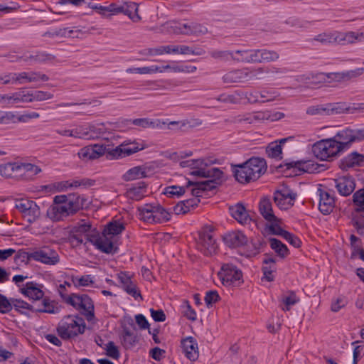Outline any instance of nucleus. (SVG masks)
<instances>
[{"label":"nucleus","instance_id":"1","mask_svg":"<svg viewBox=\"0 0 364 364\" xmlns=\"http://www.w3.org/2000/svg\"><path fill=\"white\" fill-rule=\"evenodd\" d=\"M85 198L77 193L58 195L47 210V216L53 221L64 220L83 208Z\"/></svg>","mask_w":364,"mask_h":364},{"label":"nucleus","instance_id":"2","mask_svg":"<svg viewBox=\"0 0 364 364\" xmlns=\"http://www.w3.org/2000/svg\"><path fill=\"white\" fill-rule=\"evenodd\" d=\"M266 170L265 160L259 157H252L242 164L232 166L235 180L243 184L258 179Z\"/></svg>","mask_w":364,"mask_h":364},{"label":"nucleus","instance_id":"3","mask_svg":"<svg viewBox=\"0 0 364 364\" xmlns=\"http://www.w3.org/2000/svg\"><path fill=\"white\" fill-rule=\"evenodd\" d=\"M99 231L93 228L90 221L81 220L72 228L70 242L73 245L78 246L90 242L97 250L99 245Z\"/></svg>","mask_w":364,"mask_h":364},{"label":"nucleus","instance_id":"4","mask_svg":"<svg viewBox=\"0 0 364 364\" xmlns=\"http://www.w3.org/2000/svg\"><path fill=\"white\" fill-rule=\"evenodd\" d=\"M124 230L122 223L114 221L110 222L103 230L99 232L98 250L106 254L114 255L118 252V235Z\"/></svg>","mask_w":364,"mask_h":364},{"label":"nucleus","instance_id":"5","mask_svg":"<svg viewBox=\"0 0 364 364\" xmlns=\"http://www.w3.org/2000/svg\"><path fill=\"white\" fill-rule=\"evenodd\" d=\"M85 328V323L81 317L67 315L58 323L56 331L63 340H70L84 333Z\"/></svg>","mask_w":364,"mask_h":364},{"label":"nucleus","instance_id":"6","mask_svg":"<svg viewBox=\"0 0 364 364\" xmlns=\"http://www.w3.org/2000/svg\"><path fill=\"white\" fill-rule=\"evenodd\" d=\"M312 151L316 158L322 161L337 157L343 153L333 136L316 142L313 145Z\"/></svg>","mask_w":364,"mask_h":364},{"label":"nucleus","instance_id":"7","mask_svg":"<svg viewBox=\"0 0 364 364\" xmlns=\"http://www.w3.org/2000/svg\"><path fill=\"white\" fill-rule=\"evenodd\" d=\"M60 295L68 304L77 310H82V314L88 321H91L95 318L94 304L88 295L71 294L66 299L61 292Z\"/></svg>","mask_w":364,"mask_h":364},{"label":"nucleus","instance_id":"8","mask_svg":"<svg viewBox=\"0 0 364 364\" xmlns=\"http://www.w3.org/2000/svg\"><path fill=\"white\" fill-rule=\"evenodd\" d=\"M196 247L205 256H212L217 252L218 245L210 227H205L199 232Z\"/></svg>","mask_w":364,"mask_h":364},{"label":"nucleus","instance_id":"9","mask_svg":"<svg viewBox=\"0 0 364 364\" xmlns=\"http://www.w3.org/2000/svg\"><path fill=\"white\" fill-rule=\"evenodd\" d=\"M264 73L262 68L234 70L225 74L223 76V81L225 83L245 82L254 79L261 78V75Z\"/></svg>","mask_w":364,"mask_h":364},{"label":"nucleus","instance_id":"10","mask_svg":"<svg viewBox=\"0 0 364 364\" xmlns=\"http://www.w3.org/2000/svg\"><path fill=\"white\" fill-rule=\"evenodd\" d=\"M218 275L225 287H237L243 283L242 271L231 263L223 264Z\"/></svg>","mask_w":364,"mask_h":364},{"label":"nucleus","instance_id":"11","mask_svg":"<svg viewBox=\"0 0 364 364\" xmlns=\"http://www.w3.org/2000/svg\"><path fill=\"white\" fill-rule=\"evenodd\" d=\"M346 102H333L310 106L306 109L309 115H333L345 113Z\"/></svg>","mask_w":364,"mask_h":364},{"label":"nucleus","instance_id":"12","mask_svg":"<svg viewBox=\"0 0 364 364\" xmlns=\"http://www.w3.org/2000/svg\"><path fill=\"white\" fill-rule=\"evenodd\" d=\"M28 259L47 265H55L60 262L58 253L49 247L35 250L28 254Z\"/></svg>","mask_w":364,"mask_h":364},{"label":"nucleus","instance_id":"13","mask_svg":"<svg viewBox=\"0 0 364 364\" xmlns=\"http://www.w3.org/2000/svg\"><path fill=\"white\" fill-rule=\"evenodd\" d=\"M146 53L150 55H161L166 53H180L183 55H201L205 51L203 47H160L149 48L145 49Z\"/></svg>","mask_w":364,"mask_h":364},{"label":"nucleus","instance_id":"14","mask_svg":"<svg viewBox=\"0 0 364 364\" xmlns=\"http://www.w3.org/2000/svg\"><path fill=\"white\" fill-rule=\"evenodd\" d=\"M223 173L220 174L218 177L207 176L209 180L201 182H193L190 180L188 181L187 187L195 186L191 189V195L193 196L201 197L203 193L215 189L222 182Z\"/></svg>","mask_w":364,"mask_h":364},{"label":"nucleus","instance_id":"15","mask_svg":"<svg viewBox=\"0 0 364 364\" xmlns=\"http://www.w3.org/2000/svg\"><path fill=\"white\" fill-rule=\"evenodd\" d=\"M358 132V129L345 128L336 134L333 138L337 141L343 153L349 149L354 142L361 141Z\"/></svg>","mask_w":364,"mask_h":364},{"label":"nucleus","instance_id":"16","mask_svg":"<svg viewBox=\"0 0 364 364\" xmlns=\"http://www.w3.org/2000/svg\"><path fill=\"white\" fill-rule=\"evenodd\" d=\"M15 208L27 218L28 223L35 221L40 215V209L36 202L28 199H20L16 201Z\"/></svg>","mask_w":364,"mask_h":364},{"label":"nucleus","instance_id":"17","mask_svg":"<svg viewBox=\"0 0 364 364\" xmlns=\"http://www.w3.org/2000/svg\"><path fill=\"white\" fill-rule=\"evenodd\" d=\"M284 167H286L285 170L293 168L294 171L296 174L298 171L309 173L319 172L321 166L315 163L314 161L307 160L285 162L284 164H280L277 168L283 171L284 170L282 168Z\"/></svg>","mask_w":364,"mask_h":364},{"label":"nucleus","instance_id":"18","mask_svg":"<svg viewBox=\"0 0 364 364\" xmlns=\"http://www.w3.org/2000/svg\"><path fill=\"white\" fill-rule=\"evenodd\" d=\"M107 8L109 14L111 15L123 13L129 16L134 21H137L140 19L139 16L136 14L138 6L134 2L126 3L125 6H119L116 3H112L107 6Z\"/></svg>","mask_w":364,"mask_h":364},{"label":"nucleus","instance_id":"19","mask_svg":"<svg viewBox=\"0 0 364 364\" xmlns=\"http://www.w3.org/2000/svg\"><path fill=\"white\" fill-rule=\"evenodd\" d=\"M60 306L55 300L51 299L49 296L43 295L40 301L33 304V312L47 313L50 314H56L60 312Z\"/></svg>","mask_w":364,"mask_h":364},{"label":"nucleus","instance_id":"20","mask_svg":"<svg viewBox=\"0 0 364 364\" xmlns=\"http://www.w3.org/2000/svg\"><path fill=\"white\" fill-rule=\"evenodd\" d=\"M43 287V285L41 284H38L36 282H28L20 288V292L25 296L31 299L33 304H34L36 301H40L41 298L45 294L42 289Z\"/></svg>","mask_w":364,"mask_h":364},{"label":"nucleus","instance_id":"21","mask_svg":"<svg viewBox=\"0 0 364 364\" xmlns=\"http://www.w3.org/2000/svg\"><path fill=\"white\" fill-rule=\"evenodd\" d=\"M117 279L122 284L123 289L130 296L134 297L136 300L140 298L142 300L141 294L136 287V285L133 282L131 276L128 272H121L117 274Z\"/></svg>","mask_w":364,"mask_h":364},{"label":"nucleus","instance_id":"22","mask_svg":"<svg viewBox=\"0 0 364 364\" xmlns=\"http://www.w3.org/2000/svg\"><path fill=\"white\" fill-rule=\"evenodd\" d=\"M181 347L185 356L191 361H195L198 358V343L193 337L188 336L183 338L181 341Z\"/></svg>","mask_w":364,"mask_h":364},{"label":"nucleus","instance_id":"23","mask_svg":"<svg viewBox=\"0 0 364 364\" xmlns=\"http://www.w3.org/2000/svg\"><path fill=\"white\" fill-rule=\"evenodd\" d=\"M230 215L242 225H250L253 221L252 215L240 203L229 208Z\"/></svg>","mask_w":364,"mask_h":364},{"label":"nucleus","instance_id":"24","mask_svg":"<svg viewBox=\"0 0 364 364\" xmlns=\"http://www.w3.org/2000/svg\"><path fill=\"white\" fill-rule=\"evenodd\" d=\"M225 244L230 248H237L247 245V236L240 230L227 232L223 236Z\"/></svg>","mask_w":364,"mask_h":364},{"label":"nucleus","instance_id":"25","mask_svg":"<svg viewBox=\"0 0 364 364\" xmlns=\"http://www.w3.org/2000/svg\"><path fill=\"white\" fill-rule=\"evenodd\" d=\"M106 152V146L95 144L82 148L78 152V156L83 160H92L100 158Z\"/></svg>","mask_w":364,"mask_h":364},{"label":"nucleus","instance_id":"26","mask_svg":"<svg viewBox=\"0 0 364 364\" xmlns=\"http://www.w3.org/2000/svg\"><path fill=\"white\" fill-rule=\"evenodd\" d=\"M335 187L341 196H348L355 188L354 178L350 176L339 177L334 180Z\"/></svg>","mask_w":364,"mask_h":364},{"label":"nucleus","instance_id":"27","mask_svg":"<svg viewBox=\"0 0 364 364\" xmlns=\"http://www.w3.org/2000/svg\"><path fill=\"white\" fill-rule=\"evenodd\" d=\"M317 193L319 196L318 209L323 215L330 214L335 206L334 197L328 192L318 188Z\"/></svg>","mask_w":364,"mask_h":364},{"label":"nucleus","instance_id":"28","mask_svg":"<svg viewBox=\"0 0 364 364\" xmlns=\"http://www.w3.org/2000/svg\"><path fill=\"white\" fill-rule=\"evenodd\" d=\"M363 164L364 155L359 154L357 151H353L341 160L339 167L342 170H347L349 168H353L354 166H360Z\"/></svg>","mask_w":364,"mask_h":364},{"label":"nucleus","instance_id":"29","mask_svg":"<svg viewBox=\"0 0 364 364\" xmlns=\"http://www.w3.org/2000/svg\"><path fill=\"white\" fill-rule=\"evenodd\" d=\"M364 72V68H358L355 70H348L345 72H338V73H329L326 74V77L328 79L335 81H346L353 78H355L360 75H361Z\"/></svg>","mask_w":364,"mask_h":364},{"label":"nucleus","instance_id":"30","mask_svg":"<svg viewBox=\"0 0 364 364\" xmlns=\"http://www.w3.org/2000/svg\"><path fill=\"white\" fill-rule=\"evenodd\" d=\"M15 78L19 84L38 81L46 82L49 80L48 76L40 72H22L18 73V77H15Z\"/></svg>","mask_w":364,"mask_h":364},{"label":"nucleus","instance_id":"31","mask_svg":"<svg viewBox=\"0 0 364 364\" xmlns=\"http://www.w3.org/2000/svg\"><path fill=\"white\" fill-rule=\"evenodd\" d=\"M191 22L172 21L166 23L167 30L175 34L191 35Z\"/></svg>","mask_w":364,"mask_h":364},{"label":"nucleus","instance_id":"32","mask_svg":"<svg viewBox=\"0 0 364 364\" xmlns=\"http://www.w3.org/2000/svg\"><path fill=\"white\" fill-rule=\"evenodd\" d=\"M146 193V184L144 181H139L132 184L127 189V196L129 198L135 200H141Z\"/></svg>","mask_w":364,"mask_h":364},{"label":"nucleus","instance_id":"33","mask_svg":"<svg viewBox=\"0 0 364 364\" xmlns=\"http://www.w3.org/2000/svg\"><path fill=\"white\" fill-rule=\"evenodd\" d=\"M127 124H133L142 128L152 127L162 129L166 123L159 119H151L149 118H138L134 119H127Z\"/></svg>","mask_w":364,"mask_h":364},{"label":"nucleus","instance_id":"34","mask_svg":"<svg viewBox=\"0 0 364 364\" xmlns=\"http://www.w3.org/2000/svg\"><path fill=\"white\" fill-rule=\"evenodd\" d=\"M276 259L266 256L263 259V266L262 270L263 272V277L262 279H265L267 282H272L274 279L273 272L276 270Z\"/></svg>","mask_w":364,"mask_h":364},{"label":"nucleus","instance_id":"35","mask_svg":"<svg viewBox=\"0 0 364 364\" xmlns=\"http://www.w3.org/2000/svg\"><path fill=\"white\" fill-rule=\"evenodd\" d=\"M198 198L199 197L194 196V198L178 202L173 207L174 213L176 215L187 213L191 208H194L200 203Z\"/></svg>","mask_w":364,"mask_h":364},{"label":"nucleus","instance_id":"36","mask_svg":"<svg viewBox=\"0 0 364 364\" xmlns=\"http://www.w3.org/2000/svg\"><path fill=\"white\" fill-rule=\"evenodd\" d=\"M279 58L277 52L267 49L255 50L253 63H267L273 61Z\"/></svg>","mask_w":364,"mask_h":364},{"label":"nucleus","instance_id":"37","mask_svg":"<svg viewBox=\"0 0 364 364\" xmlns=\"http://www.w3.org/2000/svg\"><path fill=\"white\" fill-rule=\"evenodd\" d=\"M259 209L260 214L267 222L276 219L277 217L273 213L272 205L269 198H262L259 202Z\"/></svg>","mask_w":364,"mask_h":364},{"label":"nucleus","instance_id":"38","mask_svg":"<svg viewBox=\"0 0 364 364\" xmlns=\"http://www.w3.org/2000/svg\"><path fill=\"white\" fill-rule=\"evenodd\" d=\"M337 38L338 43L343 42L342 44H351L356 43V41L362 42V40L364 38V33H357L353 31L348 33L337 32Z\"/></svg>","mask_w":364,"mask_h":364},{"label":"nucleus","instance_id":"39","mask_svg":"<svg viewBox=\"0 0 364 364\" xmlns=\"http://www.w3.org/2000/svg\"><path fill=\"white\" fill-rule=\"evenodd\" d=\"M31 92L20 90L12 95H7L6 104H15L18 102H31Z\"/></svg>","mask_w":364,"mask_h":364},{"label":"nucleus","instance_id":"40","mask_svg":"<svg viewBox=\"0 0 364 364\" xmlns=\"http://www.w3.org/2000/svg\"><path fill=\"white\" fill-rule=\"evenodd\" d=\"M152 207L154 208L155 223H163L170 220L171 214L164 208L159 204H152Z\"/></svg>","mask_w":364,"mask_h":364},{"label":"nucleus","instance_id":"41","mask_svg":"<svg viewBox=\"0 0 364 364\" xmlns=\"http://www.w3.org/2000/svg\"><path fill=\"white\" fill-rule=\"evenodd\" d=\"M190 174L194 176L203 178H206L207 176L218 177L220 174H223V171L218 168L215 167L208 168H198L197 167L195 170L191 171Z\"/></svg>","mask_w":364,"mask_h":364},{"label":"nucleus","instance_id":"42","mask_svg":"<svg viewBox=\"0 0 364 364\" xmlns=\"http://www.w3.org/2000/svg\"><path fill=\"white\" fill-rule=\"evenodd\" d=\"M144 177H146V173L140 166H135L129 169L122 176L125 181H133Z\"/></svg>","mask_w":364,"mask_h":364},{"label":"nucleus","instance_id":"43","mask_svg":"<svg viewBox=\"0 0 364 364\" xmlns=\"http://www.w3.org/2000/svg\"><path fill=\"white\" fill-rule=\"evenodd\" d=\"M353 205L357 213H364V188L355 191L353 195Z\"/></svg>","mask_w":364,"mask_h":364},{"label":"nucleus","instance_id":"44","mask_svg":"<svg viewBox=\"0 0 364 364\" xmlns=\"http://www.w3.org/2000/svg\"><path fill=\"white\" fill-rule=\"evenodd\" d=\"M139 216L141 220L149 223H155L154 218V208L152 204H146L143 207L139 208Z\"/></svg>","mask_w":364,"mask_h":364},{"label":"nucleus","instance_id":"45","mask_svg":"<svg viewBox=\"0 0 364 364\" xmlns=\"http://www.w3.org/2000/svg\"><path fill=\"white\" fill-rule=\"evenodd\" d=\"M267 156L272 159L280 160L282 159V147L278 141H273L268 144L266 148Z\"/></svg>","mask_w":364,"mask_h":364},{"label":"nucleus","instance_id":"46","mask_svg":"<svg viewBox=\"0 0 364 364\" xmlns=\"http://www.w3.org/2000/svg\"><path fill=\"white\" fill-rule=\"evenodd\" d=\"M269 243L271 248L281 257L284 258L289 255L287 247L278 239L270 238Z\"/></svg>","mask_w":364,"mask_h":364},{"label":"nucleus","instance_id":"47","mask_svg":"<svg viewBox=\"0 0 364 364\" xmlns=\"http://www.w3.org/2000/svg\"><path fill=\"white\" fill-rule=\"evenodd\" d=\"M18 163H8L0 165V175L6 178L14 177V172H19Z\"/></svg>","mask_w":364,"mask_h":364},{"label":"nucleus","instance_id":"48","mask_svg":"<svg viewBox=\"0 0 364 364\" xmlns=\"http://www.w3.org/2000/svg\"><path fill=\"white\" fill-rule=\"evenodd\" d=\"M233 52V59L237 61L253 63L255 50H237Z\"/></svg>","mask_w":364,"mask_h":364},{"label":"nucleus","instance_id":"49","mask_svg":"<svg viewBox=\"0 0 364 364\" xmlns=\"http://www.w3.org/2000/svg\"><path fill=\"white\" fill-rule=\"evenodd\" d=\"M337 31L323 33L314 38V41L322 44L338 43Z\"/></svg>","mask_w":364,"mask_h":364},{"label":"nucleus","instance_id":"50","mask_svg":"<svg viewBox=\"0 0 364 364\" xmlns=\"http://www.w3.org/2000/svg\"><path fill=\"white\" fill-rule=\"evenodd\" d=\"M18 165L19 172L28 173L30 177H33L41 172V168L39 166L32 164L18 163Z\"/></svg>","mask_w":364,"mask_h":364},{"label":"nucleus","instance_id":"51","mask_svg":"<svg viewBox=\"0 0 364 364\" xmlns=\"http://www.w3.org/2000/svg\"><path fill=\"white\" fill-rule=\"evenodd\" d=\"M121 146L124 148L123 150L125 156H130L144 149V146L142 144H140L135 141L128 142L124 141L122 144H121Z\"/></svg>","mask_w":364,"mask_h":364},{"label":"nucleus","instance_id":"52","mask_svg":"<svg viewBox=\"0 0 364 364\" xmlns=\"http://www.w3.org/2000/svg\"><path fill=\"white\" fill-rule=\"evenodd\" d=\"M122 344L127 349L133 348L138 342L137 336L129 330H124L122 336Z\"/></svg>","mask_w":364,"mask_h":364},{"label":"nucleus","instance_id":"53","mask_svg":"<svg viewBox=\"0 0 364 364\" xmlns=\"http://www.w3.org/2000/svg\"><path fill=\"white\" fill-rule=\"evenodd\" d=\"M187 185L186 186H168L165 188L164 193L168 197L171 198H180L182 196L187 188Z\"/></svg>","mask_w":364,"mask_h":364},{"label":"nucleus","instance_id":"54","mask_svg":"<svg viewBox=\"0 0 364 364\" xmlns=\"http://www.w3.org/2000/svg\"><path fill=\"white\" fill-rule=\"evenodd\" d=\"M1 124H16L19 122V115L14 112L0 111Z\"/></svg>","mask_w":364,"mask_h":364},{"label":"nucleus","instance_id":"55","mask_svg":"<svg viewBox=\"0 0 364 364\" xmlns=\"http://www.w3.org/2000/svg\"><path fill=\"white\" fill-rule=\"evenodd\" d=\"M11 302L12 308L14 307L16 311L21 314H24L25 310L33 311V304H30L23 300L17 299H11Z\"/></svg>","mask_w":364,"mask_h":364},{"label":"nucleus","instance_id":"56","mask_svg":"<svg viewBox=\"0 0 364 364\" xmlns=\"http://www.w3.org/2000/svg\"><path fill=\"white\" fill-rule=\"evenodd\" d=\"M72 282L75 287H89L93 284V277L90 274L83 275L81 277H73Z\"/></svg>","mask_w":364,"mask_h":364},{"label":"nucleus","instance_id":"57","mask_svg":"<svg viewBox=\"0 0 364 364\" xmlns=\"http://www.w3.org/2000/svg\"><path fill=\"white\" fill-rule=\"evenodd\" d=\"M87 139H95L101 136L104 133V127L92 124H87Z\"/></svg>","mask_w":364,"mask_h":364},{"label":"nucleus","instance_id":"58","mask_svg":"<svg viewBox=\"0 0 364 364\" xmlns=\"http://www.w3.org/2000/svg\"><path fill=\"white\" fill-rule=\"evenodd\" d=\"M106 146V152L105 154H107V158L110 159H119L125 157V154L124 153V148L121 146V144L116 146L115 148L109 147V146Z\"/></svg>","mask_w":364,"mask_h":364},{"label":"nucleus","instance_id":"59","mask_svg":"<svg viewBox=\"0 0 364 364\" xmlns=\"http://www.w3.org/2000/svg\"><path fill=\"white\" fill-rule=\"evenodd\" d=\"M274 200L280 209L287 210L293 205V202H288V200L284 198V195L281 194L279 191H277L274 193Z\"/></svg>","mask_w":364,"mask_h":364},{"label":"nucleus","instance_id":"60","mask_svg":"<svg viewBox=\"0 0 364 364\" xmlns=\"http://www.w3.org/2000/svg\"><path fill=\"white\" fill-rule=\"evenodd\" d=\"M268 223L269 224L267 228L272 234L279 235L282 237L284 235V232H287L280 227V220L278 218H276L274 220L269 221Z\"/></svg>","mask_w":364,"mask_h":364},{"label":"nucleus","instance_id":"61","mask_svg":"<svg viewBox=\"0 0 364 364\" xmlns=\"http://www.w3.org/2000/svg\"><path fill=\"white\" fill-rule=\"evenodd\" d=\"M350 247L352 249L351 252V258L355 257L356 255H359L360 251H362L361 248V240L360 238L356 237L354 235H351L350 237Z\"/></svg>","mask_w":364,"mask_h":364},{"label":"nucleus","instance_id":"62","mask_svg":"<svg viewBox=\"0 0 364 364\" xmlns=\"http://www.w3.org/2000/svg\"><path fill=\"white\" fill-rule=\"evenodd\" d=\"M87 124H80L71 129L72 137L77 139H87Z\"/></svg>","mask_w":364,"mask_h":364},{"label":"nucleus","instance_id":"63","mask_svg":"<svg viewBox=\"0 0 364 364\" xmlns=\"http://www.w3.org/2000/svg\"><path fill=\"white\" fill-rule=\"evenodd\" d=\"M299 301L296 294L293 291H290L288 296L282 298V302L284 306L282 307V310L284 311H289L291 306L296 304Z\"/></svg>","mask_w":364,"mask_h":364},{"label":"nucleus","instance_id":"64","mask_svg":"<svg viewBox=\"0 0 364 364\" xmlns=\"http://www.w3.org/2000/svg\"><path fill=\"white\" fill-rule=\"evenodd\" d=\"M220 299V297L215 290L208 291L205 293L204 298L206 306L210 308L213 304L218 302Z\"/></svg>","mask_w":364,"mask_h":364}]
</instances>
